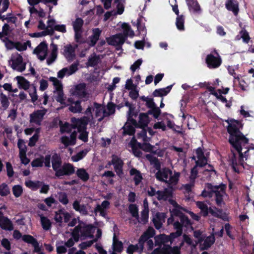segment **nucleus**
I'll return each instance as SVG.
<instances>
[{
  "instance_id": "24",
  "label": "nucleus",
  "mask_w": 254,
  "mask_h": 254,
  "mask_svg": "<svg viewBox=\"0 0 254 254\" xmlns=\"http://www.w3.org/2000/svg\"><path fill=\"white\" fill-rule=\"evenodd\" d=\"M186 2L190 11L192 10L195 13L201 12L200 6L196 0H187Z\"/></svg>"
},
{
  "instance_id": "6",
  "label": "nucleus",
  "mask_w": 254,
  "mask_h": 254,
  "mask_svg": "<svg viewBox=\"0 0 254 254\" xmlns=\"http://www.w3.org/2000/svg\"><path fill=\"white\" fill-rule=\"evenodd\" d=\"M197 207L199 208L203 214V216L206 217L210 213L213 216L221 219L225 221L230 220L228 214L224 213L223 215H220L213 209L211 207H208V206L203 201H198L196 202Z\"/></svg>"
},
{
  "instance_id": "45",
  "label": "nucleus",
  "mask_w": 254,
  "mask_h": 254,
  "mask_svg": "<svg viewBox=\"0 0 254 254\" xmlns=\"http://www.w3.org/2000/svg\"><path fill=\"white\" fill-rule=\"evenodd\" d=\"M206 188L208 190L207 197L211 198L213 196L214 193H215L216 190L219 189V187L218 185L213 186L211 183H207L205 184Z\"/></svg>"
},
{
  "instance_id": "49",
  "label": "nucleus",
  "mask_w": 254,
  "mask_h": 254,
  "mask_svg": "<svg viewBox=\"0 0 254 254\" xmlns=\"http://www.w3.org/2000/svg\"><path fill=\"white\" fill-rule=\"evenodd\" d=\"M10 193V189L7 184L2 183L0 185V195L1 196H6Z\"/></svg>"
},
{
  "instance_id": "39",
  "label": "nucleus",
  "mask_w": 254,
  "mask_h": 254,
  "mask_svg": "<svg viewBox=\"0 0 254 254\" xmlns=\"http://www.w3.org/2000/svg\"><path fill=\"white\" fill-rule=\"evenodd\" d=\"M113 248L114 252L121 253L123 250V243L117 240L115 236L113 238Z\"/></svg>"
},
{
  "instance_id": "22",
  "label": "nucleus",
  "mask_w": 254,
  "mask_h": 254,
  "mask_svg": "<svg viewBox=\"0 0 254 254\" xmlns=\"http://www.w3.org/2000/svg\"><path fill=\"white\" fill-rule=\"evenodd\" d=\"M226 8L233 12L235 15H237L239 9L238 3L234 0H228L226 3Z\"/></svg>"
},
{
  "instance_id": "59",
  "label": "nucleus",
  "mask_w": 254,
  "mask_h": 254,
  "mask_svg": "<svg viewBox=\"0 0 254 254\" xmlns=\"http://www.w3.org/2000/svg\"><path fill=\"white\" fill-rule=\"evenodd\" d=\"M1 40L2 42L5 43V46L7 49L12 50L14 48L15 42L9 39L8 37H5L4 39Z\"/></svg>"
},
{
  "instance_id": "13",
  "label": "nucleus",
  "mask_w": 254,
  "mask_h": 254,
  "mask_svg": "<svg viewBox=\"0 0 254 254\" xmlns=\"http://www.w3.org/2000/svg\"><path fill=\"white\" fill-rule=\"evenodd\" d=\"M50 80L53 82V84L56 87L57 90L59 91L58 95L56 99L57 102L60 103L61 104L64 105L65 106L68 105H66L64 102V93L62 91V86L60 81L56 77H51Z\"/></svg>"
},
{
  "instance_id": "63",
  "label": "nucleus",
  "mask_w": 254,
  "mask_h": 254,
  "mask_svg": "<svg viewBox=\"0 0 254 254\" xmlns=\"http://www.w3.org/2000/svg\"><path fill=\"white\" fill-rule=\"evenodd\" d=\"M240 34L241 36V38L243 39V41L248 44L250 40V37L249 33L245 29H243L240 32Z\"/></svg>"
},
{
  "instance_id": "11",
  "label": "nucleus",
  "mask_w": 254,
  "mask_h": 254,
  "mask_svg": "<svg viewBox=\"0 0 254 254\" xmlns=\"http://www.w3.org/2000/svg\"><path fill=\"white\" fill-rule=\"evenodd\" d=\"M47 112V110H38L34 111L30 115V123H34L38 126H41L44 115Z\"/></svg>"
},
{
  "instance_id": "55",
  "label": "nucleus",
  "mask_w": 254,
  "mask_h": 254,
  "mask_svg": "<svg viewBox=\"0 0 254 254\" xmlns=\"http://www.w3.org/2000/svg\"><path fill=\"white\" fill-rule=\"evenodd\" d=\"M96 242H97V239H94L92 240L82 242L79 245L78 247L81 250H86L87 248L91 247Z\"/></svg>"
},
{
  "instance_id": "16",
  "label": "nucleus",
  "mask_w": 254,
  "mask_h": 254,
  "mask_svg": "<svg viewBox=\"0 0 254 254\" xmlns=\"http://www.w3.org/2000/svg\"><path fill=\"white\" fill-rule=\"evenodd\" d=\"M67 101L70 103V106L68 110L73 113H80L82 111V108L81 105V101L77 100L74 101V99L72 98H68Z\"/></svg>"
},
{
  "instance_id": "32",
  "label": "nucleus",
  "mask_w": 254,
  "mask_h": 254,
  "mask_svg": "<svg viewBox=\"0 0 254 254\" xmlns=\"http://www.w3.org/2000/svg\"><path fill=\"white\" fill-rule=\"evenodd\" d=\"M76 175L83 182H86L89 179V175L84 168L77 169Z\"/></svg>"
},
{
  "instance_id": "10",
  "label": "nucleus",
  "mask_w": 254,
  "mask_h": 254,
  "mask_svg": "<svg viewBox=\"0 0 254 254\" xmlns=\"http://www.w3.org/2000/svg\"><path fill=\"white\" fill-rule=\"evenodd\" d=\"M219 187V189L216 190L215 195V201L217 206H221L223 204H225L223 200L224 195L226 194V190L227 186L226 184L221 183L218 185Z\"/></svg>"
},
{
  "instance_id": "60",
  "label": "nucleus",
  "mask_w": 254,
  "mask_h": 254,
  "mask_svg": "<svg viewBox=\"0 0 254 254\" xmlns=\"http://www.w3.org/2000/svg\"><path fill=\"white\" fill-rule=\"evenodd\" d=\"M124 0H115L114 1L115 3H117L116 7L118 14H122L124 11L125 7L122 2V1Z\"/></svg>"
},
{
  "instance_id": "28",
  "label": "nucleus",
  "mask_w": 254,
  "mask_h": 254,
  "mask_svg": "<svg viewBox=\"0 0 254 254\" xmlns=\"http://www.w3.org/2000/svg\"><path fill=\"white\" fill-rule=\"evenodd\" d=\"M155 234L154 229L152 227H149L140 237V241L147 242L150 238H152Z\"/></svg>"
},
{
  "instance_id": "40",
  "label": "nucleus",
  "mask_w": 254,
  "mask_h": 254,
  "mask_svg": "<svg viewBox=\"0 0 254 254\" xmlns=\"http://www.w3.org/2000/svg\"><path fill=\"white\" fill-rule=\"evenodd\" d=\"M88 151L89 150L87 149L82 150L76 153L75 155L72 156L71 157V160L73 162H78L82 159L87 155Z\"/></svg>"
},
{
  "instance_id": "44",
  "label": "nucleus",
  "mask_w": 254,
  "mask_h": 254,
  "mask_svg": "<svg viewBox=\"0 0 254 254\" xmlns=\"http://www.w3.org/2000/svg\"><path fill=\"white\" fill-rule=\"evenodd\" d=\"M180 173L179 172H175L174 174L172 176H169V179L167 180V184L169 185H176L179 181Z\"/></svg>"
},
{
  "instance_id": "42",
  "label": "nucleus",
  "mask_w": 254,
  "mask_h": 254,
  "mask_svg": "<svg viewBox=\"0 0 254 254\" xmlns=\"http://www.w3.org/2000/svg\"><path fill=\"white\" fill-rule=\"evenodd\" d=\"M84 24V21L81 18L78 17L72 22V26L74 31L82 30V27Z\"/></svg>"
},
{
  "instance_id": "43",
  "label": "nucleus",
  "mask_w": 254,
  "mask_h": 254,
  "mask_svg": "<svg viewBox=\"0 0 254 254\" xmlns=\"http://www.w3.org/2000/svg\"><path fill=\"white\" fill-rule=\"evenodd\" d=\"M184 23V16L183 15H178L176 18V25L179 30L183 31L185 30Z\"/></svg>"
},
{
  "instance_id": "20",
  "label": "nucleus",
  "mask_w": 254,
  "mask_h": 254,
  "mask_svg": "<svg viewBox=\"0 0 254 254\" xmlns=\"http://www.w3.org/2000/svg\"><path fill=\"white\" fill-rule=\"evenodd\" d=\"M149 122V120L148 114L146 113H140L137 128H145V127L148 126Z\"/></svg>"
},
{
  "instance_id": "30",
  "label": "nucleus",
  "mask_w": 254,
  "mask_h": 254,
  "mask_svg": "<svg viewBox=\"0 0 254 254\" xmlns=\"http://www.w3.org/2000/svg\"><path fill=\"white\" fill-rule=\"evenodd\" d=\"M43 184V182L39 181H33L31 180H28L25 182V185L27 188L34 191L37 190Z\"/></svg>"
},
{
  "instance_id": "64",
  "label": "nucleus",
  "mask_w": 254,
  "mask_h": 254,
  "mask_svg": "<svg viewBox=\"0 0 254 254\" xmlns=\"http://www.w3.org/2000/svg\"><path fill=\"white\" fill-rule=\"evenodd\" d=\"M135 252H139L138 245L130 244L127 248V253L128 254H133Z\"/></svg>"
},
{
  "instance_id": "50",
  "label": "nucleus",
  "mask_w": 254,
  "mask_h": 254,
  "mask_svg": "<svg viewBox=\"0 0 254 254\" xmlns=\"http://www.w3.org/2000/svg\"><path fill=\"white\" fill-rule=\"evenodd\" d=\"M0 102L3 108L5 110L6 109L9 105V102L7 97L2 92L0 93Z\"/></svg>"
},
{
  "instance_id": "38",
  "label": "nucleus",
  "mask_w": 254,
  "mask_h": 254,
  "mask_svg": "<svg viewBox=\"0 0 254 254\" xmlns=\"http://www.w3.org/2000/svg\"><path fill=\"white\" fill-rule=\"evenodd\" d=\"M128 211L131 215L132 217L136 219H139L138 208L135 204H130L128 206Z\"/></svg>"
},
{
  "instance_id": "26",
  "label": "nucleus",
  "mask_w": 254,
  "mask_h": 254,
  "mask_svg": "<svg viewBox=\"0 0 254 254\" xmlns=\"http://www.w3.org/2000/svg\"><path fill=\"white\" fill-rule=\"evenodd\" d=\"M129 174L130 176H134L133 181L136 186L138 185L143 179L141 172L134 168H132L129 170Z\"/></svg>"
},
{
  "instance_id": "4",
  "label": "nucleus",
  "mask_w": 254,
  "mask_h": 254,
  "mask_svg": "<svg viewBox=\"0 0 254 254\" xmlns=\"http://www.w3.org/2000/svg\"><path fill=\"white\" fill-rule=\"evenodd\" d=\"M174 232H172L169 235L165 234H160L155 237L156 245H164L165 243L170 242L172 243L175 239L181 236L183 233V230L181 229V226L178 223H176L174 225Z\"/></svg>"
},
{
  "instance_id": "52",
  "label": "nucleus",
  "mask_w": 254,
  "mask_h": 254,
  "mask_svg": "<svg viewBox=\"0 0 254 254\" xmlns=\"http://www.w3.org/2000/svg\"><path fill=\"white\" fill-rule=\"evenodd\" d=\"M241 75H238L237 77H235V80L234 82H236V80L239 82V87L243 91H246L247 90V88L248 86V84L246 82V81L241 78Z\"/></svg>"
},
{
  "instance_id": "33",
  "label": "nucleus",
  "mask_w": 254,
  "mask_h": 254,
  "mask_svg": "<svg viewBox=\"0 0 254 254\" xmlns=\"http://www.w3.org/2000/svg\"><path fill=\"white\" fill-rule=\"evenodd\" d=\"M122 28L124 30V33L122 34L123 35V36H125V40L128 36L133 37L134 35V31L131 29V27L128 24L124 23L122 25Z\"/></svg>"
},
{
  "instance_id": "41",
  "label": "nucleus",
  "mask_w": 254,
  "mask_h": 254,
  "mask_svg": "<svg viewBox=\"0 0 254 254\" xmlns=\"http://www.w3.org/2000/svg\"><path fill=\"white\" fill-rule=\"evenodd\" d=\"M93 106L94 108L93 109V111L95 110V111L96 117H100L102 113L105 112L104 106H103L101 104L95 102L93 103Z\"/></svg>"
},
{
  "instance_id": "9",
  "label": "nucleus",
  "mask_w": 254,
  "mask_h": 254,
  "mask_svg": "<svg viewBox=\"0 0 254 254\" xmlns=\"http://www.w3.org/2000/svg\"><path fill=\"white\" fill-rule=\"evenodd\" d=\"M75 172V167L74 166L69 163H64L61 167L56 171L55 176L60 178L61 177L64 176H69L74 174Z\"/></svg>"
},
{
  "instance_id": "29",
  "label": "nucleus",
  "mask_w": 254,
  "mask_h": 254,
  "mask_svg": "<svg viewBox=\"0 0 254 254\" xmlns=\"http://www.w3.org/2000/svg\"><path fill=\"white\" fill-rule=\"evenodd\" d=\"M17 81L18 87L24 90H27L30 86L29 82L24 77L17 76L15 77Z\"/></svg>"
},
{
  "instance_id": "7",
  "label": "nucleus",
  "mask_w": 254,
  "mask_h": 254,
  "mask_svg": "<svg viewBox=\"0 0 254 254\" xmlns=\"http://www.w3.org/2000/svg\"><path fill=\"white\" fill-rule=\"evenodd\" d=\"M207 66L209 69H216L222 64V58L216 49L208 54L205 59Z\"/></svg>"
},
{
  "instance_id": "2",
  "label": "nucleus",
  "mask_w": 254,
  "mask_h": 254,
  "mask_svg": "<svg viewBox=\"0 0 254 254\" xmlns=\"http://www.w3.org/2000/svg\"><path fill=\"white\" fill-rule=\"evenodd\" d=\"M95 230V227L92 224H87L82 221L79 220L78 224L73 229L71 235L74 240L77 242L80 237L82 240L93 238Z\"/></svg>"
},
{
  "instance_id": "62",
  "label": "nucleus",
  "mask_w": 254,
  "mask_h": 254,
  "mask_svg": "<svg viewBox=\"0 0 254 254\" xmlns=\"http://www.w3.org/2000/svg\"><path fill=\"white\" fill-rule=\"evenodd\" d=\"M41 157L42 158V160H43V164H44L45 167L46 168H50L51 167V159L52 160L51 154H47L45 156L41 155Z\"/></svg>"
},
{
  "instance_id": "31",
  "label": "nucleus",
  "mask_w": 254,
  "mask_h": 254,
  "mask_svg": "<svg viewBox=\"0 0 254 254\" xmlns=\"http://www.w3.org/2000/svg\"><path fill=\"white\" fill-rule=\"evenodd\" d=\"M73 209L83 215H87L88 211L85 205H80L79 201L75 200L72 204Z\"/></svg>"
},
{
  "instance_id": "27",
  "label": "nucleus",
  "mask_w": 254,
  "mask_h": 254,
  "mask_svg": "<svg viewBox=\"0 0 254 254\" xmlns=\"http://www.w3.org/2000/svg\"><path fill=\"white\" fill-rule=\"evenodd\" d=\"M52 48V52L50 57L47 59V63L48 65L51 64L57 59L58 56V46L57 45L52 43L51 44Z\"/></svg>"
},
{
  "instance_id": "1",
  "label": "nucleus",
  "mask_w": 254,
  "mask_h": 254,
  "mask_svg": "<svg viewBox=\"0 0 254 254\" xmlns=\"http://www.w3.org/2000/svg\"><path fill=\"white\" fill-rule=\"evenodd\" d=\"M225 122L228 124L227 127L229 134L228 142L232 148L229 154V161L233 171L239 173L240 171L237 167L238 163L237 154L235 151L239 154L238 162L243 165L244 158L247 160L249 155L250 149H254V147H248L249 139L241 131L243 127L241 121L232 119L225 120Z\"/></svg>"
},
{
  "instance_id": "57",
  "label": "nucleus",
  "mask_w": 254,
  "mask_h": 254,
  "mask_svg": "<svg viewBox=\"0 0 254 254\" xmlns=\"http://www.w3.org/2000/svg\"><path fill=\"white\" fill-rule=\"evenodd\" d=\"M74 31V39L76 43L83 44L85 42L84 40L82 37V30Z\"/></svg>"
},
{
  "instance_id": "3",
  "label": "nucleus",
  "mask_w": 254,
  "mask_h": 254,
  "mask_svg": "<svg viewBox=\"0 0 254 254\" xmlns=\"http://www.w3.org/2000/svg\"><path fill=\"white\" fill-rule=\"evenodd\" d=\"M145 157L149 161L151 164L154 165V168L157 170V172L155 174L156 179L161 182H164L166 184L169 176L172 175V171L167 167L161 168V163L159 160L151 154H146Z\"/></svg>"
},
{
  "instance_id": "47",
  "label": "nucleus",
  "mask_w": 254,
  "mask_h": 254,
  "mask_svg": "<svg viewBox=\"0 0 254 254\" xmlns=\"http://www.w3.org/2000/svg\"><path fill=\"white\" fill-rule=\"evenodd\" d=\"M161 113V111L159 107H157L156 105L154 107L150 108V110L147 111L146 114H147L148 115H152L155 119H158Z\"/></svg>"
},
{
  "instance_id": "23",
  "label": "nucleus",
  "mask_w": 254,
  "mask_h": 254,
  "mask_svg": "<svg viewBox=\"0 0 254 254\" xmlns=\"http://www.w3.org/2000/svg\"><path fill=\"white\" fill-rule=\"evenodd\" d=\"M102 31L99 28H95L93 30V34L89 37V45L94 47L97 43L101 36Z\"/></svg>"
},
{
  "instance_id": "35",
  "label": "nucleus",
  "mask_w": 254,
  "mask_h": 254,
  "mask_svg": "<svg viewBox=\"0 0 254 254\" xmlns=\"http://www.w3.org/2000/svg\"><path fill=\"white\" fill-rule=\"evenodd\" d=\"M179 249L178 247L172 248L170 245L164 244L161 248L162 254H176L175 252Z\"/></svg>"
},
{
  "instance_id": "61",
  "label": "nucleus",
  "mask_w": 254,
  "mask_h": 254,
  "mask_svg": "<svg viewBox=\"0 0 254 254\" xmlns=\"http://www.w3.org/2000/svg\"><path fill=\"white\" fill-rule=\"evenodd\" d=\"M43 160H42V158H41L40 156V157L34 159L31 162V166L33 167H42L43 166Z\"/></svg>"
},
{
  "instance_id": "19",
  "label": "nucleus",
  "mask_w": 254,
  "mask_h": 254,
  "mask_svg": "<svg viewBox=\"0 0 254 254\" xmlns=\"http://www.w3.org/2000/svg\"><path fill=\"white\" fill-rule=\"evenodd\" d=\"M173 85L168 86L166 88H159L155 89L152 93V96L153 97H163L166 96L171 91Z\"/></svg>"
},
{
  "instance_id": "56",
  "label": "nucleus",
  "mask_w": 254,
  "mask_h": 254,
  "mask_svg": "<svg viewBox=\"0 0 254 254\" xmlns=\"http://www.w3.org/2000/svg\"><path fill=\"white\" fill-rule=\"evenodd\" d=\"M197 167H199L197 164H195V166L191 169L190 175V181L195 182V180L197 178L198 174Z\"/></svg>"
},
{
  "instance_id": "25",
  "label": "nucleus",
  "mask_w": 254,
  "mask_h": 254,
  "mask_svg": "<svg viewBox=\"0 0 254 254\" xmlns=\"http://www.w3.org/2000/svg\"><path fill=\"white\" fill-rule=\"evenodd\" d=\"M0 227L4 230L11 231L13 229L12 222L8 217L5 216L0 220Z\"/></svg>"
},
{
  "instance_id": "36",
  "label": "nucleus",
  "mask_w": 254,
  "mask_h": 254,
  "mask_svg": "<svg viewBox=\"0 0 254 254\" xmlns=\"http://www.w3.org/2000/svg\"><path fill=\"white\" fill-rule=\"evenodd\" d=\"M215 241V238L213 234L206 237L203 244V250L208 249Z\"/></svg>"
},
{
  "instance_id": "34",
  "label": "nucleus",
  "mask_w": 254,
  "mask_h": 254,
  "mask_svg": "<svg viewBox=\"0 0 254 254\" xmlns=\"http://www.w3.org/2000/svg\"><path fill=\"white\" fill-rule=\"evenodd\" d=\"M45 52H48V45L45 41L41 42L33 51V53L37 55Z\"/></svg>"
},
{
  "instance_id": "18",
  "label": "nucleus",
  "mask_w": 254,
  "mask_h": 254,
  "mask_svg": "<svg viewBox=\"0 0 254 254\" xmlns=\"http://www.w3.org/2000/svg\"><path fill=\"white\" fill-rule=\"evenodd\" d=\"M52 166L53 170L56 173L62 166V160L59 154L55 153L52 156Z\"/></svg>"
},
{
  "instance_id": "15",
  "label": "nucleus",
  "mask_w": 254,
  "mask_h": 254,
  "mask_svg": "<svg viewBox=\"0 0 254 254\" xmlns=\"http://www.w3.org/2000/svg\"><path fill=\"white\" fill-rule=\"evenodd\" d=\"M75 48L71 44H67L64 46L62 54L68 61H72L75 57Z\"/></svg>"
},
{
  "instance_id": "53",
  "label": "nucleus",
  "mask_w": 254,
  "mask_h": 254,
  "mask_svg": "<svg viewBox=\"0 0 254 254\" xmlns=\"http://www.w3.org/2000/svg\"><path fill=\"white\" fill-rule=\"evenodd\" d=\"M12 192L15 197H19L23 193V188L21 186L17 185L12 187Z\"/></svg>"
},
{
  "instance_id": "51",
  "label": "nucleus",
  "mask_w": 254,
  "mask_h": 254,
  "mask_svg": "<svg viewBox=\"0 0 254 254\" xmlns=\"http://www.w3.org/2000/svg\"><path fill=\"white\" fill-rule=\"evenodd\" d=\"M10 3L8 2L7 0H4V2L2 3V7L0 9V19L2 21L6 20L7 17H5L4 15H2V13L5 12L9 7Z\"/></svg>"
},
{
  "instance_id": "14",
  "label": "nucleus",
  "mask_w": 254,
  "mask_h": 254,
  "mask_svg": "<svg viewBox=\"0 0 254 254\" xmlns=\"http://www.w3.org/2000/svg\"><path fill=\"white\" fill-rule=\"evenodd\" d=\"M22 240L27 244H31L34 247L33 253H38L41 251V248L40 247L39 243L32 236L25 234L23 235Z\"/></svg>"
},
{
  "instance_id": "46",
  "label": "nucleus",
  "mask_w": 254,
  "mask_h": 254,
  "mask_svg": "<svg viewBox=\"0 0 254 254\" xmlns=\"http://www.w3.org/2000/svg\"><path fill=\"white\" fill-rule=\"evenodd\" d=\"M41 223L44 230L47 231L51 229L52 223L50 220L46 217H41Z\"/></svg>"
},
{
  "instance_id": "8",
  "label": "nucleus",
  "mask_w": 254,
  "mask_h": 254,
  "mask_svg": "<svg viewBox=\"0 0 254 254\" xmlns=\"http://www.w3.org/2000/svg\"><path fill=\"white\" fill-rule=\"evenodd\" d=\"M124 163L121 158L115 154L112 155L111 161L108 163V165H113L114 166L115 171L120 177H121L124 174Z\"/></svg>"
},
{
  "instance_id": "17",
  "label": "nucleus",
  "mask_w": 254,
  "mask_h": 254,
  "mask_svg": "<svg viewBox=\"0 0 254 254\" xmlns=\"http://www.w3.org/2000/svg\"><path fill=\"white\" fill-rule=\"evenodd\" d=\"M198 160L195 161V164L199 166V167H203L207 164V160L204 155V152L201 147H198L195 151Z\"/></svg>"
},
{
  "instance_id": "58",
  "label": "nucleus",
  "mask_w": 254,
  "mask_h": 254,
  "mask_svg": "<svg viewBox=\"0 0 254 254\" xmlns=\"http://www.w3.org/2000/svg\"><path fill=\"white\" fill-rule=\"evenodd\" d=\"M59 200L64 205H66L69 202L66 193L63 192H61L59 193Z\"/></svg>"
},
{
  "instance_id": "37",
  "label": "nucleus",
  "mask_w": 254,
  "mask_h": 254,
  "mask_svg": "<svg viewBox=\"0 0 254 254\" xmlns=\"http://www.w3.org/2000/svg\"><path fill=\"white\" fill-rule=\"evenodd\" d=\"M123 129H124V135H134L135 132V127L127 123H126Z\"/></svg>"
},
{
  "instance_id": "21",
  "label": "nucleus",
  "mask_w": 254,
  "mask_h": 254,
  "mask_svg": "<svg viewBox=\"0 0 254 254\" xmlns=\"http://www.w3.org/2000/svg\"><path fill=\"white\" fill-rule=\"evenodd\" d=\"M74 94L79 98H84L87 95L86 84L84 83L77 84L75 88Z\"/></svg>"
},
{
  "instance_id": "48",
  "label": "nucleus",
  "mask_w": 254,
  "mask_h": 254,
  "mask_svg": "<svg viewBox=\"0 0 254 254\" xmlns=\"http://www.w3.org/2000/svg\"><path fill=\"white\" fill-rule=\"evenodd\" d=\"M78 130L80 132L78 138L84 142H87L88 140V132L86 130V128L84 127L83 130H81L80 127H78Z\"/></svg>"
},
{
  "instance_id": "54",
  "label": "nucleus",
  "mask_w": 254,
  "mask_h": 254,
  "mask_svg": "<svg viewBox=\"0 0 254 254\" xmlns=\"http://www.w3.org/2000/svg\"><path fill=\"white\" fill-rule=\"evenodd\" d=\"M23 58L20 55L16 57V58L12 61L11 67L13 69H16L17 67L22 64Z\"/></svg>"
},
{
  "instance_id": "12",
  "label": "nucleus",
  "mask_w": 254,
  "mask_h": 254,
  "mask_svg": "<svg viewBox=\"0 0 254 254\" xmlns=\"http://www.w3.org/2000/svg\"><path fill=\"white\" fill-rule=\"evenodd\" d=\"M106 41L109 45L121 46L125 42V37L122 33H118L106 38Z\"/></svg>"
},
{
  "instance_id": "5",
  "label": "nucleus",
  "mask_w": 254,
  "mask_h": 254,
  "mask_svg": "<svg viewBox=\"0 0 254 254\" xmlns=\"http://www.w3.org/2000/svg\"><path fill=\"white\" fill-rule=\"evenodd\" d=\"M179 207H175L173 208L171 211V214L173 216H177L179 218L180 221L178 220L175 221L174 225L176 223H178L181 226V229L183 230V228H185L187 230L191 229L193 230L192 226L193 223L189 219L188 216L183 213L180 210L178 209Z\"/></svg>"
}]
</instances>
